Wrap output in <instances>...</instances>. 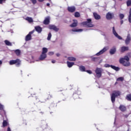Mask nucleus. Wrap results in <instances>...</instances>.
Masks as SVG:
<instances>
[{"instance_id": "nucleus-1", "label": "nucleus", "mask_w": 131, "mask_h": 131, "mask_svg": "<svg viewBox=\"0 0 131 131\" xmlns=\"http://www.w3.org/2000/svg\"><path fill=\"white\" fill-rule=\"evenodd\" d=\"M34 101L35 103H46L47 102V100H51L52 98H53V95L51 94H49L47 95V98H45L43 97L41 98L40 99L37 97L35 94H34Z\"/></svg>"}, {"instance_id": "nucleus-2", "label": "nucleus", "mask_w": 131, "mask_h": 131, "mask_svg": "<svg viewBox=\"0 0 131 131\" xmlns=\"http://www.w3.org/2000/svg\"><path fill=\"white\" fill-rule=\"evenodd\" d=\"M81 25L86 27V28H92L95 26V25L93 24L92 18H88L86 21L82 22Z\"/></svg>"}, {"instance_id": "nucleus-3", "label": "nucleus", "mask_w": 131, "mask_h": 131, "mask_svg": "<svg viewBox=\"0 0 131 131\" xmlns=\"http://www.w3.org/2000/svg\"><path fill=\"white\" fill-rule=\"evenodd\" d=\"M121 95V93L119 91H115L112 94L111 98V101L112 103H115V99L116 98H117V97H119Z\"/></svg>"}, {"instance_id": "nucleus-4", "label": "nucleus", "mask_w": 131, "mask_h": 131, "mask_svg": "<svg viewBox=\"0 0 131 131\" xmlns=\"http://www.w3.org/2000/svg\"><path fill=\"white\" fill-rule=\"evenodd\" d=\"M15 64L16 67H19L21 65V60L17 58L15 60H11L9 61V65Z\"/></svg>"}, {"instance_id": "nucleus-5", "label": "nucleus", "mask_w": 131, "mask_h": 131, "mask_svg": "<svg viewBox=\"0 0 131 131\" xmlns=\"http://www.w3.org/2000/svg\"><path fill=\"white\" fill-rule=\"evenodd\" d=\"M103 72V69L100 68H97L95 70L96 76L97 78H100L102 77V73Z\"/></svg>"}, {"instance_id": "nucleus-6", "label": "nucleus", "mask_w": 131, "mask_h": 131, "mask_svg": "<svg viewBox=\"0 0 131 131\" xmlns=\"http://www.w3.org/2000/svg\"><path fill=\"white\" fill-rule=\"evenodd\" d=\"M119 62L120 64H122L123 66H125V67H128V66H130V63H129V61H125L123 58L120 59Z\"/></svg>"}, {"instance_id": "nucleus-7", "label": "nucleus", "mask_w": 131, "mask_h": 131, "mask_svg": "<svg viewBox=\"0 0 131 131\" xmlns=\"http://www.w3.org/2000/svg\"><path fill=\"white\" fill-rule=\"evenodd\" d=\"M35 30L30 32L29 34L26 36L25 40L26 41H28L29 40H31V34H33L34 33Z\"/></svg>"}, {"instance_id": "nucleus-8", "label": "nucleus", "mask_w": 131, "mask_h": 131, "mask_svg": "<svg viewBox=\"0 0 131 131\" xmlns=\"http://www.w3.org/2000/svg\"><path fill=\"white\" fill-rule=\"evenodd\" d=\"M48 28L50 29V30H54L56 32L59 31V28H57L56 26L54 25H50L48 27Z\"/></svg>"}, {"instance_id": "nucleus-9", "label": "nucleus", "mask_w": 131, "mask_h": 131, "mask_svg": "<svg viewBox=\"0 0 131 131\" xmlns=\"http://www.w3.org/2000/svg\"><path fill=\"white\" fill-rule=\"evenodd\" d=\"M67 10L70 13H74L76 11V8L75 6H69Z\"/></svg>"}, {"instance_id": "nucleus-10", "label": "nucleus", "mask_w": 131, "mask_h": 131, "mask_svg": "<svg viewBox=\"0 0 131 131\" xmlns=\"http://www.w3.org/2000/svg\"><path fill=\"white\" fill-rule=\"evenodd\" d=\"M114 17V14L111 13L110 12H108L106 14V18L107 20H111V19H113Z\"/></svg>"}, {"instance_id": "nucleus-11", "label": "nucleus", "mask_w": 131, "mask_h": 131, "mask_svg": "<svg viewBox=\"0 0 131 131\" xmlns=\"http://www.w3.org/2000/svg\"><path fill=\"white\" fill-rule=\"evenodd\" d=\"M50 20L51 18L50 16H47L43 20V24H44V25H49V24H50Z\"/></svg>"}, {"instance_id": "nucleus-12", "label": "nucleus", "mask_w": 131, "mask_h": 131, "mask_svg": "<svg viewBox=\"0 0 131 131\" xmlns=\"http://www.w3.org/2000/svg\"><path fill=\"white\" fill-rule=\"evenodd\" d=\"M113 34L116 36V37H117V38H118V39H122V38L120 36H119V34H117V33L116 32V31H115L114 27L113 28Z\"/></svg>"}, {"instance_id": "nucleus-13", "label": "nucleus", "mask_w": 131, "mask_h": 131, "mask_svg": "<svg viewBox=\"0 0 131 131\" xmlns=\"http://www.w3.org/2000/svg\"><path fill=\"white\" fill-rule=\"evenodd\" d=\"M1 110L2 113V116H5L7 117V115H6V111H5L4 105H1Z\"/></svg>"}, {"instance_id": "nucleus-14", "label": "nucleus", "mask_w": 131, "mask_h": 131, "mask_svg": "<svg viewBox=\"0 0 131 131\" xmlns=\"http://www.w3.org/2000/svg\"><path fill=\"white\" fill-rule=\"evenodd\" d=\"M119 109L121 112H125V111H126V106L124 105L120 104Z\"/></svg>"}, {"instance_id": "nucleus-15", "label": "nucleus", "mask_w": 131, "mask_h": 131, "mask_svg": "<svg viewBox=\"0 0 131 131\" xmlns=\"http://www.w3.org/2000/svg\"><path fill=\"white\" fill-rule=\"evenodd\" d=\"M35 30L38 33H41V31H42V28H41L39 26H37L35 27Z\"/></svg>"}, {"instance_id": "nucleus-16", "label": "nucleus", "mask_w": 131, "mask_h": 131, "mask_svg": "<svg viewBox=\"0 0 131 131\" xmlns=\"http://www.w3.org/2000/svg\"><path fill=\"white\" fill-rule=\"evenodd\" d=\"M78 23V21H77V20H73V23L70 25V27H71L72 28H73L74 27H76V26H77Z\"/></svg>"}, {"instance_id": "nucleus-17", "label": "nucleus", "mask_w": 131, "mask_h": 131, "mask_svg": "<svg viewBox=\"0 0 131 131\" xmlns=\"http://www.w3.org/2000/svg\"><path fill=\"white\" fill-rule=\"evenodd\" d=\"M93 16L95 20H100L101 19V16L97 13V12H94Z\"/></svg>"}, {"instance_id": "nucleus-18", "label": "nucleus", "mask_w": 131, "mask_h": 131, "mask_svg": "<svg viewBox=\"0 0 131 131\" xmlns=\"http://www.w3.org/2000/svg\"><path fill=\"white\" fill-rule=\"evenodd\" d=\"M130 40H131L130 34H128L127 38L125 39V42L126 45H128V43L130 42Z\"/></svg>"}, {"instance_id": "nucleus-19", "label": "nucleus", "mask_w": 131, "mask_h": 131, "mask_svg": "<svg viewBox=\"0 0 131 131\" xmlns=\"http://www.w3.org/2000/svg\"><path fill=\"white\" fill-rule=\"evenodd\" d=\"M106 51H107V49H106V48H104L103 49H102L100 51H99V52H98L96 55V56H100V55H102V54H104V53H105V52H106Z\"/></svg>"}, {"instance_id": "nucleus-20", "label": "nucleus", "mask_w": 131, "mask_h": 131, "mask_svg": "<svg viewBox=\"0 0 131 131\" xmlns=\"http://www.w3.org/2000/svg\"><path fill=\"white\" fill-rule=\"evenodd\" d=\"M116 52V48L114 47L110 50V54L111 55H114V54H115Z\"/></svg>"}, {"instance_id": "nucleus-21", "label": "nucleus", "mask_w": 131, "mask_h": 131, "mask_svg": "<svg viewBox=\"0 0 131 131\" xmlns=\"http://www.w3.org/2000/svg\"><path fill=\"white\" fill-rule=\"evenodd\" d=\"M46 58H47V54L41 53L39 57V60H45Z\"/></svg>"}, {"instance_id": "nucleus-22", "label": "nucleus", "mask_w": 131, "mask_h": 131, "mask_svg": "<svg viewBox=\"0 0 131 131\" xmlns=\"http://www.w3.org/2000/svg\"><path fill=\"white\" fill-rule=\"evenodd\" d=\"M125 51H128V47H122L121 48V51L122 53H124Z\"/></svg>"}, {"instance_id": "nucleus-23", "label": "nucleus", "mask_w": 131, "mask_h": 131, "mask_svg": "<svg viewBox=\"0 0 131 131\" xmlns=\"http://www.w3.org/2000/svg\"><path fill=\"white\" fill-rule=\"evenodd\" d=\"M79 69L82 72H85L86 70H85V67L83 66H80L79 67Z\"/></svg>"}, {"instance_id": "nucleus-24", "label": "nucleus", "mask_w": 131, "mask_h": 131, "mask_svg": "<svg viewBox=\"0 0 131 131\" xmlns=\"http://www.w3.org/2000/svg\"><path fill=\"white\" fill-rule=\"evenodd\" d=\"M111 67L112 69H114V70H115V71H119L120 70V68L118 67H116L115 66L111 65Z\"/></svg>"}, {"instance_id": "nucleus-25", "label": "nucleus", "mask_w": 131, "mask_h": 131, "mask_svg": "<svg viewBox=\"0 0 131 131\" xmlns=\"http://www.w3.org/2000/svg\"><path fill=\"white\" fill-rule=\"evenodd\" d=\"M4 42L6 46H8L9 47H12V46H13V45H12V42H10L8 40H5Z\"/></svg>"}, {"instance_id": "nucleus-26", "label": "nucleus", "mask_w": 131, "mask_h": 131, "mask_svg": "<svg viewBox=\"0 0 131 131\" xmlns=\"http://www.w3.org/2000/svg\"><path fill=\"white\" fill-rule=\"evenodd\" d=\"M67 64L68 67H69V68H71V67H72V66H73V65H74V62L67 61Z\"/></svg>"}, {"instance_id": "nucleus-27", "label": "nucleus", "mask_w": 131, "mask_h": 131, "mask_svg": "<svg viewBox=\"0 0 131 131\" xmlns=\"http://www.w3.org/2000/svg\"><path fill=\"white\" fill-rule=\"evenodd\" d=\"M14 53L16 54V56H20L21 54V51L19 49H16L14 50Z\"/></svg>"}, {"instance_id": "nucleus-28", "label": "nucleus", "mask_w": 131, "mask_h": 131, "mask_svg": "<svg viewBox=\"0 0 131 131\" xmlns=\"http://www.w3.org/2000/svg\"><path fill=\"white\" fill-rule=\"evenodd\" d=\"M73 98L74 100H76V99H79V95L77 94V93H74L73 95Z\"/></svg>"}, {"instance_id": "nucleus-29", "label": "nucleus", "mask_w": 131, "mask_h": 131, "mask_svg": "<svg viewBox=\"0 0 131 131\" xmlns=\"http://www.w3.org/2000/svg\"><path fill=\"white\" fill-rule=\"evenodd\" d=\"M26 20L28 21L29 23H32L33 22V19L32 17H27Z\"/></svg>"}, {"instance_id": "nucleus-30", "label": "nucleus", "mask_w": 131, "mask_h": 131, "mask_svg": "<svg viewBox=\"0 0 131 131\" xmlns=\"http://www.w3.org/2000/svg\"><path fill=\"white\" fill-rule=\"evenodd\" d=\"M82 30H83L81 29H73L72 30V31H73V32H79L82 31Z\"/></svg>"}, {"instance_id": "nucleus-31", "label": "nucleus", "mask_w": 131, "mask_h": 131, "mask_svg": "<svg viewBox=\"0 0 131 131\" xmlns=\"http://www.w3.org/2000/svg\"><path fill=\"white\" fill-rule=\"evenodd\" d=\"M8 126V121H7V120H4L2 126L3 127H6V126Z\"/></svg>"}, {"instance_id": "nucleus-32", "label": "nucleus", "mask_w": 131, "mask_h": 131, "mask_svg": "<svg viewBox=\"0 0 131 131\" xmlns=\"http://www.w3.org/2000/svg\"><path fill=\"white\" fill-rule=\"evenodd\" d=\"M128 20V21L129 22V23H131V8H130V9H129Z\"/></svg>"}, {"instance_id": "nucleus-33", "label": "nucleus", "mask_w": 131, "mask_h": 131, "mask_svg": "<svg viewBox=\"0 0 131 131\" xmlns=\"http://www.w3.org/2000/svg\"><path fill=\"white\" fill-rule=\"evenodd\" d=\"M48 53V49L46 48H43L42 50V53L47 54Z\"/></svg>"}, {"instance_id": "nucleus-34", "label": "nucleus", "mask_w": 131, "mask_h": 131, "mask_svg": "<svg viewBox=\"0 0 131 131\" xmlns=\"http://www.w3.org/2000/svg\"><path fill=\"white\" fill-rule=\"evenodd\" d=\"M74 16L76 18H78L80 17V13H79L78 12H76L75 13Z\"/></svg>"}, {"instance_id": "nucleus-35", "label": "nucleus", "mask_w": 131, "mask_h": 131, "mask_svg": "<svg viewBox=\"0 0 131 131\" xmlns=\"http://www.w3.org/2000/svg\"><path fill=\"white\" fill-rule=\"evenodd\" d=\"M68 59L69 61H76V58L73 57H69Z\"/></svg>"}, {"instance_id": "nucleus-36", "label": "nucleus", "mask_w": 131, "mask_h": 131, "mask_svg": "<svg viewBox=\"0 0 131 131\" xmlns=\"http://www.w3.org/2000/svg\"><path fill=\"white\" fill-rule=\"evenodd\" d=\"M127 7H130L131 6V0H127L126 2Z\"/></svg>"}, {"instance_id": "nucleus-37", "label": "nucleus", "mask_w": 131, "mask_h": 131, "mask_svg": "<svg viewBox=\"0 0 131 131\" xmlns=\"http://www.w3.org/2000/svg\"><path fill=\"white\" fill-rule=\"evenodd\" d=\"M126 99L127 100V101H131V94L127 95Z\"/></svg>"}, {"instance_id": "nucleus-38", "label": "nucleus", "mask_w": 131, "mask_h": 131, "mask_svg": "<svg viewBox=\"0 0 131 131\" xmlns=\"http://www.w3.org/2000/svg\"><path fill=\"white\" fill-rule=\"evenodd\" d=\"M123 58L124 59V61L126 60L127 62H129V58L128 57V56H125Z\"/></svg>"}, {"instance_id": "nucleus-39", "label": "nucleus", "mask_w": 131, "mask_h": 131, "mask_svg": "<svg viewBox=\"0 0 131 131\" xmlns=\"http://www.w3.org/2000/svg\"><path fill=\"white\" fill-rule=\"evenodd\" d=\"M124 78L122 77H120L117 78V81H123Z\"/></svg>"}, {"instance_id": "nucleus-40", "label": "nucleus", "mask_w": 131, "mask_h": 131, "mask_svg": "<svg viewBox=\"0 0 131 131\" xmlns=\"http://www.w3.org/2000/svg\"><path fill=\"white\" fill-rule=\"evenodd\" d=\"M52 38V34L51 33H49L48 34V36L47 37V40H51V38Z\"/></svg>"}, {"instance_id": "nucleus-41", "label": "nucleus", "mask_w": 131, "mask_h": 131, "mask_svg": "<svg viewBox=\"0 0 131 131\" xmlns=\"http://www.w3.org/2000/svg\"><path fill=\"white\" fill-rule=\"evenodd\" d=\"M119 18H120V20H122V19H123V18H124V14H119Z\"/></svg>"}, {"instance_id": "nucleus-42", "label": "nucleus", "mask_w": 131, "mask_h": 131, "mask_svg": "<svg viewBox=\"0 0 131 131\" xmlns=\"http://www.w3.org/2000/svg\"><path fill=\"white\" fill-rule=\"evenodd\" d=\"M97 60H98V58L97 57H93L92 58V61H93V62H96Z\"/></svg>"}, {"instance_id": "nucleus-43", "label": "nucleus", "mask_w": 131, "mask_h": 131, "mask_svg": "<svg viewBox=\"0 0 131 131\" xmlns=\"http://www.w3.org/2000/svg\"><path fill=\"white\" fill-rule=\"evenodd\" d=\"M104 67H105L106 68H108L109 67H111V65L109 64H104Z\"/></svg>"}, {"instance_id": "nucleus-44", "label": "nucleus", "mask_w": 131, "mask_h": 131, "mask_svg": "<svg viewBox=\"0 0 131 131\" xmlns=\"http://www.w3.org/2000/svg\"><path fill=\"white\" fill-rule=\"evenodd\" d=\"M85 72H87V73H89V74H92L93 73L91 70H86Z\"/></svg>"}, {"instance_id": "nucleus-45", "label": "nucleus", "mask_w": 131, "mask_h": 131, "mask_svg": "<svg viewBox=\"0 0 131 131\" xmlns=\"http://www.w3.org/2000/svg\"><path fill=\"white\" fill-rule=\"evenodd\" d=\"M33 5H35L36 4V0H30Z\"/></svg>"}, {"instance_id": "nucleus-46", "label": "nucleus", "mask_w": 131, "mask_h": 131, "mask_svg": "<svg viewBox=\"0 0 131 131\" xmlns=\"http://www.w3.org/2000/svg\"><path fill=\"white\" fill-rule=\"evenodd\" d=\"M6 1H7V0H1V5L2 4H5V3H6Z\"/></svg>"}, {"instance_id": "nucleus-47", "label": "nucleus", "mask_w": 131, "mask_h": 131, "mask_svg": "<svg viewBox=\"0 0 131 131\" xmlns=\"http://www.w3.org/2000/svg\"><path fill=\"white\" fill-rule=\"evenodd\" d=\"M53 54H54V52H50L48 53V55H49V56H52V55H53Z\"/></svg>"}, {"instance_id": "nucleus-48", "label": "nucleus", "mask_w": 131, "mask_h": 131, "mask_svg": "<svg viewBox=\"0 0 131 131\" xmlns=\"http://www.w3.org/2000/svg\"><path fill=\"white\" fill-rule=\"evenodd\" d=\"M128 116H129V114H126V115H124V117L125 118H127V117H128Z\"/></svg>"}, {"instance_id": "nucleus-49", "label": "nucleus", "mask_w": 131, "mask_h": 131, "mask_svg": "<svg viewBox=\"0 0 131 131\" xmlns=\"http://www.w3.org/2000/svg\"><path fill=\"white\" fill-rule=\"evenodd\" d=\"M38 1L39 3H42V2H45V0H38Z\"/></svg>"}, {"instance_id": "nucleus-50", "label": "nucleus", "mask_w": 131, "mask_h": 131, "mask_svg": "<svg viewBox=\"0 0 131 131\" xmlns=\"http://www.w3.org/2000/svg\"><path fill=\"white\" fill-rule=\"evenodd\" d=\"M120 23H121V25L123 24V20L121 19Z\"/></svg>"}, {"instance_id": "nucleus-51", "label": "nucleus", "mask_w": 131, "mask_h": 131, "mask_svg": "<svg viewBox=\"0 0 131 131\" xmlns=\"http://www.w3.org/2000/svg\"><path fill=\"white\" fill-rule=\"evenodd\" d=\"M52 63H53V64L56 63V60H52Z\"/></svg>"}, {"instance_id": "nucleus-52", "label": "nucleus", "mask_w": 131, "mask_h": 131, "mask_svg": "<svg viewBox=\"0 0 131 131\" xmlns=\"http://www.w3.org/2000/svg\"><path fill=\"white\" fill-rule=\"evenodd\" d=\"M7 131H11V128H10V127H8Z\"/></svg>"}, {"instance_id": "nucleus-53", "label": "nucleus", "mask_w": 131, "mask_h": 131, "mask_svg": "<svg viewBox=\"0 0 131 131\" xmlns=\"http://www.w3.org/2000/svg\"><path fill=\"white\" fill-rule=\"evenodd\" d=\"M56 56H57V57H59L60 54H59V53L56 54Z\"/></svg>"}, {"instance_id": "nucleus-54", "label": "nucleus", "mask_w": 131, "mask_h": 131, "mask_svg": "<svg viewBox=\"0 0 131 131\" xmlns=\"http://www.w3.org/2000/svg\"><path fill=\"white\" fill-rule=\"evenodd\" d=\"M47 7H50V3H47Z\"/></svg>"}, {"instance_id": "nucleus-55", "label": "nucleus", "mask_w": 131, "mask_h": 131, "mask_svg": "<svg viewBox=\"0 0 131 131\" xmlns=\"http://www.w3.org/2000/svg\"><path fill=\"white\" fill-rule=\"evenodd\" d=\"M39 113H40L41 114H43V112H40Z\"/></svg>"}, {"instance_id": "nucleus-56", "label": "nucleus", "mask_w": 131, "mask_h": 131, "mask_svg": "<svg viewBox=\"0 0 131 131\" xmlns=\"http://www.w3.org/2000/svg\"><path fill=\"white\" fill-rule=\"evenodd\" d=\"M49 2L50 3H52V0H49Z\"/></svg>"}, {"instance_id": "nucleus-57", "label": "nucleus", "mask_w": 131, "mask_h": 131, "mask_svg": "<svg viewBox=\"0 0 131 131\" xmlns=\"http://www.w3.org/2000/svg\"><path fill=\"white\" fill-rule=\"evenodd\" d=\"M3 63V61H1V64H2Z\"/></svg>"}, {"instance_id": "nucleus-58", "label": "nucleus", "mask_w": 131, "mask_h": 131, "mask_svg": "<svg viewBox=\"0 0 131 131\" xmlns=\"http://www.w3.org/2000/svg\"><path fill=\"white\" fill-rule=\"evenodd\" d=\"M63 90H60L59 91V92H62Z\"/></svg>"}, {"instance_id": "nucleus-59", "label": "nucleus", "mask_w": 131, "mask_h": 131, "mask_svg": "<svg viewBox=\"0 0 131 131\" xmlns=\"http://www.w3.org/2000/svg\"><path fill=\"white\" fill-rule=\"evenodd\" d=\"M117 83H118L117 82H115V84H117Z\"/></svg>"}, {"instance_id": "nucleus-60", "label": "nucleus", "mask_w": 131, "mask_h": 131, "mask_svg": "<svg viewBox=\"0 0 131 131\" xmlns=\"http://www.w3.org/2000/svg\"><path fill=\"white\" fill-rule=\"evenodd\" d=\"M119 1H122V0H119Z\"/></svg>"}, {"instance_id": "nucleus-61", "label": "nucleus", "mask_w": 131, "mask_h": 131, "mask_svg": "<svg viewBox=\"0 0 131 131\" xmlns=\"http://www.w3.org/2000/svg\"><path fill=\"white\" fill-rule=\"evenodd\" d=\"M0 64H1V60H0Z\"/></svg>"}]
</instances>
